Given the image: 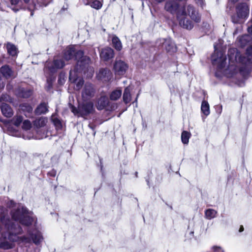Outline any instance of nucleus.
Returning a JSON list of instances; mask_svg holds the SVG:
<instances>
[{"instance_id": "a18cd8bd", "label": "nucleus", "mask_w": 252, "mask_h": 252, "mask_svg": "<svg viewBox=\"0 0 252 252\" xmlns=\"http://www.w3.org/2000/svg\"><path fill=\"white\" fill-rule=\"evenodd\" d=\"M54 122H55V124H57V123H60V122L58 120L56 121V120H55Z\"/></svg>"}, {"instance_id": "1a4fd4ad", "label": "nucleus", "mask_w": 252, "mask_h": 252, "mask_svg": "<svg viewBox=\"0 0 252 252\" xmlns=\"http://www.w3.org/2000/svg\"><path fill=\"white\" fill-rule=\"evenodd\" d=\"M94 89L93 86L90 84H86L82 91V97L84 101H86L94 96Z\"/></svg>"}, {"instance_id": "f03ea898", "label": "nucleus", "mask_w": 252, "mask_h": 252, "mask_svg": "<svg viewBox=\"0 0 252 252\" xmlns=\"http://www.w3.org/2000/svg\"><path fill=\"white\" fill-rule=\"evenodd\" d=\"M1 221L4 224L6 229L9 231L8 238L4 235V231L1 233L2 238H0V248L3 249H9L13 247L12 242L17 240L16 234L21 232V228L19 226H16L14 224H11L9 220H5L4 216H0Z\"/></svg>"}, {"instance_id": "f8f14e48", "label": "nucleus", "mask_w": 252, "mask_h": 252, "mask_svg": "<svg viewBox=\"0 0 252 252\" xmlns=\"http://www.w3.org/2000/svg\"><path fill=\"white\" fill-rule=\"evenodd\" d=\"M110 71L107 69H101L97 75L98 79L107 81L110 79Z\"/></svg>"}, {"instance_id": "ea45409f", "label": "nucleus", "mask_w": 252, "mask_h": 252, "mask_svg": "<svg viewBox=\"0 0 252 252\" xmlns=\"http://www.w3.org/2000/svg\"><path fill=\"white\" fill-rule=\"evenodd\" d=\"M19 0H11L12 4H16L18 3Z\"/></svg>"}, {"instance_id": "58836bf2", "label": "nucleus", "mask_w": 252, "mask_h": 252, "mask_svg": "<svg viewBox=\"0 0 252 252\" xmlns=\"http://www.w3.org/2000/svg\"><path fill=\"white\" fill-rule=\"evenodd\" d=\"M248 31L249 33L252 34V25L251 26L248 27Z\"/></svg>"}, {"instance_id": "a211bd4d", "label": "nucleus", "mask_w": 252, "mask_h": 252, "mask_svg": "<svg viewBox=\"0 0 252 252\" xmlns=\"http://www.w3.org/2000/svg\"><path fill=\"white\" fill-rule=\"evenodd\" d=\"M47 123V119L45 117H41L35 120L33 122V125L38 128L45 126Z\"/></svg>"}, {"instance_id": "49530a36", "label": "nucleus", "mask_w": 252, "mask_h": 252, "mask_svg": "<svg viewBox=\"0 0 252 252\" xmlns=\"http://www.w3.org/2000/svg\"><path fill=\"white\" fill-rule=\"evenodd\" d=\"M1 227L0 226V232L1 231Z\"/></svg>"}, {"instance_id": "de8ad7c7", "label": "nucleus", "mask_w": 252, "mask_h": 252, "mask_svg": "<svg viewBox=\"0 0 252 252\" xmlns=\"http://www.w3.org/2000/svg\"><path fill=\"white\" fill-rule=\"evenodd\" d=\"M71 72H70V77L71 76Z\"/></svg>"}, {"instance_id": "4c0bfd02", "label": "nucleus", "mask_w": 252, "mask_h": 252, "mask_svg": "<svg viewBox=\"0 0 252 252\" xmlns=\"http://www.w3.org/2000/svg\"><path fill=\"white\" fill-rule=\"evenodd\" d=\"M196 3L200 5H202L203 3V0H195Z\"/></svg>"}, {"instance_id": "20e7f679", "label": "nucleus", "mask_w": 252, "mask_h": 252, "mask_svg": "<svg viewBox=\"0 0 252 252\" xmlns=\"http://www.w3.org/2000/svg\"><path fill=\"white\" fill-rule=\"evenodd\" d=\"M12 218L16 221H19L22 224L29 225L32 221V219L28 215L27 209L23 206H19L15 211L11 212Z\"/></svg>"}, {"instance_id": "a878e982", "label": "nucleus", "mask_w": 252, "mask_h": 252, "mask_svg": "<svg viewBox=\"0 0 252 252\" xmlns=\"http://www.w3.org/2000/svg\"><path fill=\"white\" fill-rule=\"evenodd\" d=\"M31 237L33 242L36 244H39L43 240L41 234L39 232H36L35 234H32Z\"/></svg>"}, {"instance_id": "c756f323", "label": "nucleus", "mask_w": 252, "mask_h": 252, "mask_svg": "<svg viewBox=\"0 0 252 252\" xmlns=\"http://www.w3.org/2000/svg\"><path fill=\"white\" fill-rule=\"evenodd\" d=\"M23 121V117L21 116H16L12 120L13 124L18 126H19Z\"/></svg>"}, {"instance_id": "ddd939ff", "label": "nucleus", "mask_w": 252, "mask_h": 252, "mask_svg": "<svg viewBox=\"0 0 252 252\" xmlns=\"http://www.w3.org/2000/svg\"><path fill=\"white\" fill-rule=\"evenodd\" d=\"M75 49L74 47H69L66 49L64 53V59L66 61L74 58Z\"/></svg>"}, {"instance_id": "7ed1b4c3", "label": "nucleus", "mask_w": 252, "mask_h": 252, "mask_svg": "<svg viewBox=\"0 0 252 252\" xmlns=\"http://www.w3.org/2000/svg\"><path fill=\"white\" fill-rule=\"evenodd\" d=\"M251 49H248L247 51V57H242L240 53L238 52V50L236 48L230 49L228 52V56L229 60L230 62V65L228 67V70H233V73H234L237 71L238 68L236 67H234L233 64H231V63H242L243 64H247L252 63V54L249 53Z\"/></svg>"}, {"instance_id": "9d476101", "label": "nucleus", "mask_w": 252, "mask_h": 252, "mask_svg": "<svg viewBox=\"0 0 252 252\" xmlns=\"http://www.w3.org/2000/svg\"><path fill=\"white\" fill-rule=\"evenodd\" d=\"M114 53L113 50L110 47H106L102 49L100 56L104 61H108L114 57Z\"/></svg>"}, {"instance_id": "e433bc0d", "label": "nucleus", "mask_w": 252, "mask_h": 252, "mask_svg": "<svg viewBox=\"0 0 252 252\" xmlns=\"http://www.w3.org/2000/svg\"><path fill=\"white\" fill-rule=\"evenodd\" d=\"M213 250L217 252H222V250H221V249L220 247H213Z\"/></svg>"}, {"instance_id": "0eeeda50", "label": "nucleus", "mask_w": 252, "mask_h": 252, "mask_svg": "<svg viewBox=\"0 0 252 252\" xmlns=\"http://www.w3.org/2000/svg\"><path fill=\"white\" fill-rule=\"evenodd\" d=\"M128 69V65L121 60H116L113 63V71L116 76L124 75Z\"/></svg>"}, {"instance_id": "7c9ffc66", "label": "nucleus", "mask_w": 252, "mask_h": 252, "mask_svg": "<svg viewBox=\"0 0 252 252\" xmlns=\"http://www.w3.org/2000/svg\"><path fill=\"white\" fill-rule=\"evenodd\" d=\"M102 4L99 0H94L91 3V6L94 8L99 9L102 7Z\"/></svg>"}, {"instance_id": "f704fd0d", "label": "nucleus", "mask_w": 252, "mask_h": 252, "mask_svg": "<svg viewBox=\"0 0 252 252\" xmlns=\"http://www.w3.org/2000/svg\"><path fill=\"white\" fill-rule=\"evenodd\" d=\"M28 8L30 11H31V16H33V11L35 9V4H34V3L32 2V3H30L28 6Z\"/></svg>"}, {"instance_id": "b1692460", "label": "nucleus", "mask_w": 252, "mask_h": 252, "mask_svg": "<svg viewBox=\"0 0 252 252\" xmlns=\"http://www.w3.org/2000/svg\"><path fill=\"white\" fill-rule=\"evenodd\" d=\"M216 215L217 211L212 209H209L207 210L205 213V218L208 220H211L214 218L216 217Z\"/></svg>"}, {"instance_id": "aec40b11", "label": "nucleus", "mask_w": 252, "mask_h": 252, "mask_svg": "<svg viewBox=\"0 0 252 252\" xmlns=\"http://www.w3.org/2000/svg\"><path fill=\"white\" fill-rule=\"evenodd\" d=\"M122 93L121 89H117L114 90L110 94V99L111 100H117L121 96Z\"/></svg>"}, {"instance_id": "4be33fe9", "label": "nucleus", "mask_w": 252, "mask_h": 252, "mask_svg": "<svg viewBox=\"0 0 252 252\" xmlns=\"http://www.w3.org/2000/svg\"><path fill=\"white\" fill-rule=\"evenodd\" d=\"M6 48L8 54L12 56H15L17 53V49L16 47L10 43H7Z\"/></svg>"}, {"instance_id": "393cba45", "label": "nucleus", "mask_w": 252, "mask_h": 252, "mask_svg": "<svg viewBox=\"0 0 252 252\" xmlns=\"http://www.w3.org/2000/svg\"><path fill=\"white\" fill-rule=\"evenodd\" d=\"M48 108L46 104L41 103L36 109V113L37 114H41L45 113L47 112Z\"/></svg>"}, {"instance_id": "412c9836", "label": "nucleus", "mask_w": 252, "mask_h": 252, "mask_svg": "<svg viewBox=\"0 0 252 252\" xmlns=\"http://www.w3.org/2000/svg\"><path fill=\"white\" fill-rule=\"evenodd\" d=\"M112 42L113 47L116 50L120 51L122 49V43L119 38L117 36H113L112 39Z\"/></svg>"}, {"instance_id": "2f4dec72", "label": "nucleus", "mask_w": 252, "mask_h": 252, "mask_svg": "<svg viewBox=\"0 0 252 252\" xmlns=\"http://www.w3.org/2000/svg\"><path fill=\"white\" fill-rule=\"evenodd\" d=\"M54 68H62L64 65V63L62 60H55L54 63Z\"/></svg>"}, {"instance_id": "423d86ee", "label": "nucleus", "mask_w": 252, "mask_h": 252, "mask_svg": "<svg viewBox=\"0 0 252 252\" xmlns=\"http://www.w3.org/2000/svg\"><path fill=\"white\" fill-rule=\"evenodd\" d=\"M249 12V7L246 3L239 4L236 7L237 17L234 16L232 18L233 22L235 23L241 22V20L248 18Z\"/></svg>"}, {"instance_id": "9b49d317", "label": "nucleus", "mask_w": 252, "mask_h": 252, "mask_svg": "<svg viewBox=\"0 0 252 252\" xmlns=\"http://www.w3.org/2000/svg\"><path fill=\"white\" fill-rule=\"evenodd\" d=\"M178 8V4L175 1H168L166 2L165 9L166 11L174 13Z\"/></svg>"}, {"instance_id": "cd10ccee", "label": "nucleus", "mask_w": 252, "mask_h": 252, "mask_svg": "<svg viewBox=\"0 0 252 252\" xmlns=\"http://www.w3.org/2000/svg\"><path fill=\"white\" fill-rule=\"evenodd\" d=\"M201 111L206 116H208L210 114L209 105L206 101H203L202 102Z\"/></svg>"}, {"instance_id": "473e14b6", "label": "nucleus", "mask_w": 252, "mask_h": 252, "mask_svg": "<svg viewBox=\"0 0 252 252\" xmlns=\"http://www.w3.org/2000/svg\"><path fill=\"white\" fill-rule=\"evenodd\" d=\"M32 127V124L30 121L25 120L23 122L22 128L25 130H29Z\"/></svg>"}, {"instance_id": "dca6fc26", "label": "nucleus", "mask_w": 252, "mask_h": 252, "mask_svg": "<svg viewBox=\"0 0 252 252\" xmlns=\"http://www.w3.org/2000/svg\"><path fill=\"white\" fill-rule=\"evenodd\" d=\"M84 53L83 51L81 50H79L76 51L75 50V53L74 54V59L76 60H77L78 62L80 61L82 62L83 60H85L87 61L88 63L90 61V59L87 57L83 56Z\"/></svg>"}, {"instance_id": "72a5a7b5", "label": "nucleus", "mask_w": 252, "mask_h": 252, "mask_svg": "<svg viewBox=\"0 0 252 252\" xmlns=\"http://www.w3.org/2000/svg\"><path fill=\"white\" fill-rule=\"evenodd\" d=\"M21 108L23 111H27L28 112H31L32 111V107L27 104H24L21 105Z\"/></svg>"}, {"instance_id": "4468645a", "label": "nucleus", "mask_w": 252, "mask_h": 252, "mask_svg": "<svg viewBox=\"0 0 252 252\" xmlns=\"http://www.w3.org/2000/svg\"><path fill=\"white\" fill-rule=\"evenodd\" d=\"M0 107L2 114L5 117H10L12 115V110L8 104L6 103H2Z\"/></svg>"}, {"instance_id": "f3484780", "label": "nucleus", "mask_w": 252, "mask_h": 252, "mask_svg": "<svg viewBox=\"0 0 252 252\" xmlns=\"http://www.w3.org/2000/svg\"><path fill=\"white\" fill-rule=\"evenodd\" d=\"M0 72L6 78H9L13 76V72L9 67L4 65L0 68Z\"/></svg>"}, {"instance_id": "37998d69", "label": "nucleus", "mask_w": 252, "mask_h": 252, "mask_svg": "<svg viewBox=\"0 0 252 252\" xmlns=\"http://www.w3.org/2000/svg\"><path fill=\"white\" fill-rule=\"evenodd\" d=\"M26 3H28L30 0H23Z\"/></svg>"}, {"instance_id": "c85d7f7f", "label": "nucleus", "mask_w": 252, "mask_h": 252, "mask_svg": "<svg viewBox=\"0 0 252 252\" xmlns=\"http://www.w3.org/2000/svg\"><path fill=\"white\" fill-rule=\"evenodd\" d=\"M191 136L190 132L187 131H184L181 134V139L182 142L185 144L189 143V139Z\"/></svg>"}, {"instance_id": "bb28decb", "label": "nucleus", "mask_w": 252, "mask_h": 252, "mask_svg": "<svg viewBox=\"0 0 252 252\" xmlns=\"http://www.w3.org/2000/svg\"><path fill=\"white\" fill-rule=\"evenodd\" d=\"M32 94V92L31 90H25L24 89L20 90L17 93V94L22 97H28L31 96Z\"/></svg>"}, {"instance_id": "c03bdc74", "label": "nucleus", "mask_w": 252, "mask_h": 252, "mask_svg": "<svg viewBox=\"0 0 252 252\" xmlns=\"http://www.w3.org/2000/svg\"><path fill=\"white\" fill-rule=\"evenodd\" d=\"M231 2L235 3L238 1V0H230Z\"/></svg>"}, {"instance_id": "6e6552de", "label": "nucleus", "mask_w": 252, "mask_h": 252, "mask_svg": "<svg viewBox=\"0 0 252 252\" xmlns=\"http://www.w3.org/2000/svg\"><path fill=\"white\" fill-rule=\"evenodd\" d=\"M215 53L212 57V60L214 63L218 64L220 68H222L226 64V58L222 52H218L216 50V46H214Z\"/></svg>"}, {"instance_id": "f257e3e1", "label": "nucleus", "mask_w": 252, "mask_h": 252, "mask_svg": "<svg viewBox=\"0 0 252 252\" xmlns=\"http://www.w3.org/2000/svg\"><path fill=\"white\" fill-rule=\"evenodd\" d=\"M177 17L179 25L184 29H191L194 23L200 21V15L195 8L190 5L185 6L178 11Z\"/></svg>"}, {"instance_id": "79ce46f5", "label": "nucleus", "mask_w": 252, "mask_h": 252, "mask_svg": "<svg viewBox=\"0 0 252 252\" xmlns=\"http://www.w3.org/2000/svg\"><path fill=\"white\" fill-rule=\"evenodd\" d=\"M157 3H160L162 2L164 0H155Z\"/></svg>"}, {"instance_id": "6ab92c4d", "label": "nucleus", "mask_w": 252, "mask_h": 252, "mask_svg": "<svg viewBox=\"0 0 252 252\" xmlns=\"http://www.w3.org/2000/svg\"><path fill=\"white\" fill-rule=\"evenodd\" d=\"M123 101L126 104L130 102L131 100V97L130 95V91L129 87H126L124 91L123 96Z\"/></svg>"}, {"instance_id": "2eb2a0df", "label": "nucleus", "mask_w": 252, "mask_h": 252, "mask_svg": "<svg viewBox=\"0 0 252 252\" xmlns=\"http://www.w3.org/2000/svg\"><path fill=\"white\" fill-rule=\"evenodd\" d=\"M108 98L106 96H101L98 100L96 108L98 110L103 109L108 104Z\"/></svg>"}, {"instance_id": "a19ab883", "label": "nucleus", "mask_w": 252, "mask_h": 252, "mask_svg": "<svg viewBox=\"0 0 252 252\" xmlns=\"http://www.w3.org/2000/svg\"><path fill=\"white\" fill-rule=\"evenodd\" d=\"M244 230V227L243 226H240V229H239V232H242Z\"/></svg>"}, {"instance_id": "09e8293b", "label": "nucleus", "mask_w": 252, "mask_h": 252, "mask_svg": "<svg viewBox=\"0 0 252 252\" xmlns=\"http://www.w3.org/2000/svg\"><path fill=\"white\" fill-rule=\"evenodd\" d=\"M2 209H0V211L1 210L2 211Z\"/></svg>"}, {"instance_id": "c9c22d12", "label": "nucleus", "mask_w": 252, "mask_h": 252, "mask_svg": "<svg viewBox=\"0 0 252 252\" xmlns=\"http://www.w3.org/2000/svg\"><path fill=\"white\" fill-rule=\"evenodd\" d=\"M83 84H84V81L82 79H79V80H77V82L76 83V89H78V90L80 89V88L83 85Z\"/></svg>"}, {"instance_id": "5701e85b", "label": "nucleus", "mask_w": 252, "mask_h": 252, "mask_svg": "<svg viewBox=\"0 0 252 252\" xmlns=\"http://www.w3.org/2000/svg\"><path fill=\"white\" fill-rule=\"evenodd\" d=\"M163 46L168 52L174 51V44L170 40H166Z\"/></svg>"}, {"instance_id": "39448f33", "label": "nucleus", "mask_w": 252, "mask_h": 252, "mask_svg": "<svg viewBox=\"0 0 252 252\" xmlns=\"http://www.w3.org/2000/svg\"><path fill=\"white\" fill-rule=\"evenodd\" d=\"M94 110L93 102L89 101H84L79 103L78 108L72 106L71 107V112L78 117H85L92 113Z\"/></svg>"}]
</instances>
